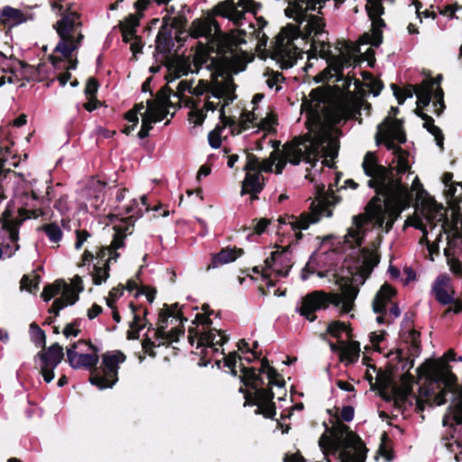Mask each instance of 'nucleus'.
<instances>
[{"label": "nucleus", "mask_w": 462, "mask_h": 462, "mask_svg": "<svg viewBox=\"0 0 462 462\" xmlns=\"http://www.w3.org/2000/svg\"><path fill=\"white\" fill-rule=\"evenodd\" d=\"M397 113L398 108L392 107L388 116L378 125L376 133L377 143H383L389 150H393V165L390 169L379 165L373 152H367L364 158L362 166L370 178L368 185L383 199L374 197L367 205L365 213L353 218L345 236V243L350 247L360 245L366 231L373 226L389 232L400 213L411 205L412 192L421 202L409 224L422 231L420 243L429 244L428 227L432 231L438 224H441L438 236L441 235L444 228L442 222L446 210L432 199L424 198L425 190L418 176L413 178L411 189L403 180V178L407 180L413 172L411 171L408 152L394 144V142L402 143L406 140L402 122L393 118Z\"/></svg>", "instance_id": "obj_1"}, {"label": "nucleus", "mask_w": 462, "mask_h": 462, "mask_svg": "<svg viewBox=\"0 0 462 462\" xmlns=\"http://www.w3.org/2000/svg\"><path fill=\"white\" fill-rule=\"evenodd\" d=\"M287 1L285 14L292 19L295 24L290 23L281 30L273 51V58L282 68L292 67L303 53H307L308 58L319 55L327 60L328 67L318 74L315 79L317 82H323L332 78L338 80L343 77V69L360 61L364 55L367 56L369 66H374L375 62L374 51L368 48L363 54L360 45L378 46L382 42V28L384 23L381 19L383 12L381 0H366L365 9L372 22L371 33H364L358 43L345 40L338 41L335 47V54L330 50L325 31V22L319 15L320 9L327 0ZM335 1L343 3L345 0Z\"/></svg>", "instance_id": "obj_2"}, {"label": "nucleus", "mask_w": 462, "mask_h": 462, "mask_svg": "<svg viewBox=\"0 0 462 462\" xmlns=\"http://www.w3.org/2000/svg\"><path fill=\"white\" fill-rule=\"evenodd\" d=\"M301 108L307 116L309 133L285 144L280 156L273 152L269 159L259 162L255 156L248 155L242 195L260 192L264 183L262 172L272 171L274 165L277 174L282 173L287 162L299 164L304 161L313 166L319 158H323L322 163L332 167V161L338 151V130L335 125L350 116V108L345 101L334 100L322 88L312 90Z\"/></svg>", "instance_id": "obj_3"}, {"label": "nucleus", "mask_w": 462, "mask_h": 462, "mask_svg": "<svg viewBox=\"0 0 462 462\" xmlns=\"http://www.w3.org/2000/svg\"><path fill=\"white\" fill-rule=\"evenodd\" d=\"M360 261L361 264L356 268V272H349L351 276L334 275L340 293L315 291L306 295L299 308L300 314L308 320L313 321L316 319L314 312L328 308L329 304L339 307L343 313L350 312L359 291L358 286L365 282L372 269L377 264L378 257L373 251L363 250Z\"/></svg>", "instance_id": "obj_4"}, {"label": "nucleus", "mask_w": 462, "mask_h": 462, "mask_svg": "<svg viewBox=\"0 0 462 462\" xmlns=\"http://www.w3.org/2000/svg\"><path fill=\"white\" fill-rule=\"evenodd\" d=\"M186 91L194 96L188 101L191 106L189 113L190 123L199 125L208 112L216 110L218 111V118L224 124L227 123L224 108L235 98L234 88L228 80L216 79L210 83L199 80L196 87L192 86V81L181 80L178 84L177 92L182 96Z\"/></svg>", "instance_id": "obj_5"}, {"label": "nucleus", "mask_w": 462, "mask_h": 462, "mask_svg": "<svg viewBox=\"0 0 462 462\" xmlns=\"http://www.w3.org/2000/svg\"><path fill=\"white\" fill-rule=\"evenodd\" d=\"M52 8L57 10V14L60 15L61 19L54 25L60 41L50 60L57 69H74L77 66V59L73 54L84 39L79 15L72 10L69 4L64 3V0L53 2Z\"/></svg>", "instance_id": "obj_6"}, {"label": "nucleus", "mask_w": 462, "mask_h": 462, "mask_svg": "<svg viewBox=\"0 0 462 462\" xmlns=\"http://www.w3.org/2000/svg\"><path fill=\"white\" fill-rule=\"evenodd\" d=\"M240 367L242 382L245 386L251 388V391H248L245 395L246 401L257 406L256 412L262 413L266 418L273 417L275 414L273 402V393L270 390L263 388L264 382L261 374H266L268 384L271 386L282 387L284 384L283 379L269 365L266 359L262 360L261 368L258 372L254 368H246L243 364L240 365Z\"/></svg>", "instance_id": "obj_7"}, {"label": "nucleus", "mask_w": 462, "mask_h": 462, "mask_svg": "<svg viewBox=\"0 0 462 462\" xmlns=\"http://www.w3.org/2000/svg\"><path fill=\"white\" fill-rule=\"evenodd\" d=\"M392 87L399 104H402L407 97H411L413 94L417 96L416 114L424 120V127L435 136L437 144L442 148L443 137L439 128L434 125L433 119L430 116L421 112L422 107L428 106L432 99H434L435 113L439 116L443 111L445 107L444 93L439 87V79L425 80L420 85L410 86L405 89H401L395 85Z\"/></svg>", "instance_id": "obj_8"}, {"label": "nucleus", "mask_w": 462, "mask_h": 462, "mask_svg": "<svg viewBox=\"0 0 462 462\" xmlns=\"http://www.w3.org/2000/svg\"><path fill=\"white\" fill-rule=\"evenodd\" d=\"M420 373L426 377V381L420 388L418 404H443L446 402L445 394L453 390L455 383V375L448 366L427 362L420 367Z\"/></svg>", "instance_id": "obj_9"}, {"label": "nucleus", "mask_w": 462, "mask_h": 462, "mask_svg": "<svg viewBox=\"0 0 462 462\" xmlns=\"http://www.w3.org/2000/svg\"><path fill=\"white\" fill-rule=\"evenodd\" d=\"M319 443L324 454H337L341 462H365L360 439L346 425H338L330 436L323 435Z\"/></svg>", "instance_id": "obj_10"}, {"label": "nucleus", "mask_w": 462, "mask_h": 462, "mask_svg": "<svg viewBox=\"0 0 462 462\" xmlns=\"http://www.w3.org/2000/svg\"><path fill=\"white\" fill-rule=\"evenodd\" d=\"M169 95L162 89L156 98L150 99L146 105L136 104L132 110L127 112L125 118L131 124L126 125L123 132L130 134L138 123V116L142 117V127L138 133L140 138H144L152 128V124L162 121L169 113Z\"/></svg>", "instance_id": "obj_11"}, {"label": "nucleus", "mask_w": 462, "mask_h": 462, "mask_svg": "<svg viewBox=\"0 0 462 462\" xmlns=\"http://www.w3.org/2000/svg\"><path fill=\"white\" fill-rule=\"evenodd\" d=\"M189 342L196 346V354L202 357H210L228 340L218 329L211 327V320L205 314H197L192 326L189 328Z\"/></svg>", "instance_id": "obj_12"}, {"label": "nucleus", "mask_w": 462, "mask_h": 462, "mask_svg": "<svg viewBox=\"0 0 462 462\" xmlns=\"http://www.w3.org/2000/svg\"><path fill=\"white\" fill-rule=\"evenodd\" d=\"M336 201L337 199L331 188H329L328 192L325 190V185L318 186L316 188L315 199L311 202V211L310 213H302L300 217L288 215L280 218V221L284 225H289L293 231H298L296 236L297 239H300L301 234L300 230L307 229L310 224L318 222L323 216L330 217V206L335 204Z\"/></svg>", "instance_id": "obj_13"}, {"label": "nucleus", "mask_w": 462, "mask_h": 462, "mask_svg": "<svg viewBox=\"0 0 462 462\" xmlns=\"http://www.w3.org/2000/svg\"><path fill=\"white\" fill-rule=\"evenodd\" d=\"M189 33L194 38L204 37L207 40L206 46H201L194 56V66L199 69L205 65L207 68L212 65L213 61L208 64L210 51H221L226 44V38L220 32L218 24L213 20H196L189 28Z\"/></svg>", "instance_id": "obj_14"}, {"label": "nucleus", "mask_w": 462, "mask_h": 462, "mask_svg": "<svg viewBox=\"0 0 462 462\" xmlns=\"http://www.w3.org/2000/svg\"><path fill=\"white\" fill-rule=\"evenodd\" d=\"M81 291H83L81 277L76 275L70 284L64 281H56L54 283L47 285L42 292V297L48 301L53 297L59 296L50 310L51 312L58 315L60 310L78 300V295Z\"/></svg>", "instance_id": "obj_15"}, {"label": "nucleus", "mask_w": 462, "mask_h": 462, "mask_svg": "<svg viewBox=\"0 0 462 462\" xmlns=\"http://www.w3.org/2000/svg\"><path fill=\"white\" fill-rule=\"evenodd\" d=\"M179 316V310L173 307L166 308L161 310L158 320V327L153 331L154 340L150 337H145L142 342V347L145 354L152 357L155 356V353L152 350L155 346H160L166 343L175 341L178 339L179 335L182 332L177 326L171 328L170 330H166L171 318V322H177Z\"/></svg>", "instance_id": "obj_16"}, {"label": "nucleus", "mask_w": 462, "mask_h": 462, "mask_svg": "<svg viewBox=\"0 0 462 462\" xmlns=\"http://www.w3.org/2000/svg\"><path fill=\"white\" fill-rule=\"evenodd\" d=\"M35 203V195L28 193L22 198L21 206L17 208V215H14V210L12 208H6L3 212L0 220L13 243L15 244L18 240L17 228L24 219L36 218L42 215L41 210L34 208Z\"/></svg>", "instance_id": "obj_17"}, {"label": "nucleus", "mask_w": 462, "mask_h": 462, "mask_svg": "<svg viewBox=\"0 0 462 462\" xmlns=\"http://www.w3.org/2000/svg\"><path fill=\"white\" fill-rule=\"evenodd\" d=\"M125 360V356L119 351L105 354L101 365L91 371L90 383L101 390L112 387L117 382L118 366Z\"/></svg>", "instance_id": "obj_18"}, {"label": "nucleus", "mask_w": 462, "mask_h": 462, "mask_svg": "<svg viewBox=\"0 0 462 462\" xmlns=\"http://www.w3.org/2000/svg\"><path fill=\"white\" fill-rule=\"evenodd\" d=\"M116 202L118 203L116 206V209L118 211V215H128L127 221L124 224V226H114L116 234L114 237L119 234V236L124 240V237L126 236V232L128 231L130 226H132V222L129 223V220L134 217H139L142 215L143 208L145 211H147L148 206L146 202V196L141 197V203H138L135 199H132L129 196V191L126 189H119L116 193Z\"/></svg>", "instance_id": "obj_19"}, {"label": "nucleus", "mask_w": 462, "mask_h": 462, "mask_svg": "<svg viewBox=\"0 0 462 462\" xmlns=\"http://www.w3.org/2000/svg\"><path fill=\"white\" fill-rule=\"evenodd\" d=\"M67 361L75 369L92 368L97 361V349L88 341L79 340L67 347Z\"/></svg>", "instance_id": "obj_20"}, {"label": "nucleus", "mask_w": 462, "mask_h": 462, "mask_svg": "<svg viewBox=\"0 0 462 462\" xmlns=\"http://www.w3.org/2000/svg\"><path fill=\"white\" fill-rule=\"evenodd\" d=\"M260 8L261 5L254 0H238L237 3L235 0H226L217 5L216 12L239 26L245 18V12L256 14Z\"/></svg>", "instance_id": "obj_21"}, {"label": "nucleus", "mask_w": 462, "mask_h": 462, "mask_svg": "<svg viewBox=\"0 0 462 462\" xmlns=\"http://www.w3.org/2000/svg\"><path fill=\"white\" fill-rule=\"evenodd\" d=\"M123 245L124 242H122V238L119 236V234H117L109 246L102 247L99 250L97 253L98 262L95 265L92 273V279L95 284L99 285L107 279L109 263L112 261L116 262L117 260L119 254L116 253V250Z\"/></svg>", "instance_id": "obj_22"}, {"label": "nucleus", "mask_w": 462, "mask_h": 462, "mask_svg": "<svg viewBox=\"0 0 462 462\" xmlns=\"http://www.w3.org/2000/svg\"><path fill=\"white\" fill-rule=\"evenodd\" d=\"M292 266L290 254L288 251H273L270 257L264 261V266H255L253 272L255 273H262L264 278L270 279L272 274L275 277L287 276L291 267Z\"/></svg>", "instance_id": "obj_23"}, {"label": "nucleus", "mask_w": 462, "mask_h": 462, "mask_svg": "<svg viewBox=\"0 0 462 462\" xmlns=\"http://www.w3.org/2000/svg\"><path fill=\"white\" fill-rule=\"evenodd\" d=\"M452 173L446 172L442 177V182L446 186L445 194L453 210V214L461 224V235L454 241L455 245L459 244L462 250V183L452 182Z\"/></svg>", "instance_id": "obj_24"}, {"label": "nucleus", "mask_w": 462, "mask_h": 462, "mask_svg": "<svg viewBox=\"0 0 462 462\" xmlns=\"http://www.w3.org/2000/svg\"><path fill=\"white\" fill-rule=\"evenodd\" d=\"M64 356L63 348L59 344H53L47 350L38 354L40 371L45 382L50 383L54 378L53 370Z\"/></svg>", "instance_id": "obj_25"}, {"label": "nucleus", "mask_w": 462, "mask_h": 462, "mask_svg": "<svg viewBox=\"0 0 462 462\" xmlns=\"http://www.w3.org/2000/svg\"><path fill=\"white\" fill-rule=\"evenodd\" d=\"M263 97V94H256L252 100V110L245 111L242 114V120L244 123L250 122L255 124L257 127L263 131H271L275 125V117L269 112L265 113L263 116L258 110L257 103Z\"/></svg>", "instance_id": "obj_26"}, {"label": "nucleus", "mask_w": 462, "mask_h": 462, "mask_svg": "<svg viewBox=\"0 0 462 462\" xmlns=\"http://www.w3.org/2000/svg\"><path fill=\"white\" fill-rule=\"evenodd\" d=\"M142 14L137 11L136 14H130L121 23V31L124 41L131 43V50L134 53L141 51L138 40L135 37V28L139 25Z\"/></svg>", "instance_id": "obj_27"}, {"label": "nucleus", "mask_w": 462, "mask_h": 462, "mask_svg": "<svg viewBox=\"0 0 462 462\" xmlns=\"http://www.w3.org/2000/svg\"><path fill=\"white\" fill-rule=\"evenodd\" d=\"M331 348L339 353L342 362L347 364L356 362L359 357L360 346L357 341L340 340L337 346L331 344Z\"/></svg>", "instance_id": "obj_28"}, {"label": "nucleus", "mask_w": 462, "mask_h": 462, "mask_svg": "<svg viewBox=\"0 0 462 462\" xmlns=\"http://www.w3.org/2000/svg\"><path fill=\"white\" fill-rule=\"evenodd\" d=\"M394 295V290L388 284H384L376 293L373 301L374 312L381 315L387 310L393 302L392 298Z\"/></svg>", "instance_id": "obj_29"}, {"label": "nucleus", "mask_w": 462, "mask_h": 462, "mask_svg": "<svg viewBox=\"0 0 462 462\" xmlns=\"http://www.w3.org/2000/svg\"><path fill=\"white\" fill-rule=\"evenodd\" d=\"M28 15L22 10L5 6L0 9V23L7 27H14L26 22Z\"/></svg>", "instance_id": "obj_30"}, {"label": "nucleus", "mask_w": 462, "mask_h": 462, "mask_svg": "<svg viewBox=\"0 0 462 462\" xmlns=\"http://www.w3.org/2000/svg\"><path fill=\"white\" fill-rule=\"evenodd\" d=\"M435 296L439 301L447 304L453 299L450 279L446 275L439 276L433 286Z\"/></svg>", "instance_id": "obj_31"}, {"label": "nucleus", "mask_w": 462, "mask_h": 462, "mask_svg": "<svg viewBox=\"0 0 462 462\" xmlns=\"http://www.w3.org/2000/svg\"><path fill=\"white\" fill-rule=\"evenodd\" d=\"M243 254L242 249L236 248H225L218 254L213 255L211 263L207 266V271L217 268L222 264H226L236 260Z\"/></svg>", "instance_id": "obj_32"}, {"label": "nucleus", "mask_w": 462, "mask_h": 462, "mask_svg": "<svg viewBox=\"0 0 462 462\" xmlns=\"http://www.w3.org/2000/svg\"><path fill=\"white\" fill-rule=\"evenodd\" d=\"M453 424H462V399L456 405L450 407L443 418L444 426Z\"/></svg>", "instance_id": "obj_33"}, {"label": "nucleus", "mask_w": 462, "mask_h": 462, "mask_svg": "<svg viewBox=\"0 0 462 462\" xmlns=\"http://www.w3.org/2000/svg\"><path fill=\"white\" fill-rule=\"evenodd\" d=\"M145 311L143 310H139L134 313V320L130 325V328L127 332V337L129 339H135L138 337L139 331L144 328L145 322L144 319L141 317L144 315Z\"/></svg>", "instance_id": "obj_34"}, {"label": "nucleus", "mask_w": 462, "mask_h": 462, "mask_svg": "<svg viewBox=\"0 0 462 462\" xmlns=\"http://www.w3.org/2000/svg\"><path fill=\"white\" fill-rule=\"evenodd\" d=\"M40 229L46 234L50 242L51 243H59L62 238V232L60 226L55 223L43 225L40 227Z\"/></svg>", "instance_id": "obj_35"}, {"label": "nucleus", "mask_w": 462, "mask_h": 462, "mask_svg": "<svg viewBox=\"0 0 462 462\" xmlns=\"http://www.w3.org/2000/svg\"><path fill=\"white\" fill-rule=\"evenodd\" d=\"M189 71H192L185 62H177L175 66H171L169 69V74L166 79L168 82H172L176 79L180 78L183 75H187Z\"/></svg>", "instance_id": "obj_36"}, {"label": "nucleus", "mask_w": 462, "mask_h": 462, "mask_svg": "<svg viewBox=\"0 0 462 462\" xmlns=\"http://www.w3.org/2000/svg\"><path fill=\"white\" fill-rule=\"evenodd\" d=\"M412 377L410 374H404L402 377V383L400 387L394 389L396 395L399 399L404 401L411 393Z\"/></svg>", "instance_id": "obj_37"}, {"label": "nucleus", "mask_w": 462, "mask_h": 462, "mask_svg": "<svg viewBox=\"0 0 462 462\" xmlns=\"http://www.w3.org/2000/svg\"><path fill=\"white\" fill-rule=\"evenodd\" d=\"M40 276L37 273L24 275L21 280V289L29 292H35L38 290Z\"/></svg>", "instance_id": "obj_38"}, {"label": "nucleus", "mask_w": 462, "mask_h": 462, "mask_svg": "<svg viewBox=\"0 0 462 462\" xmlns=\"http://www.w3.org/2000/svg\"><path fill=\"white\" fill-rule=\"evenodd\" d=\"M363 83L374 96H377L383 88L381 81L369 72L363 73Z\"/></svg>", "instance_id": "obj_39"}, {"label": "nucleus", "mask_w": 462, "mask_h": 462, "mask_svg": "<svg viewBox=\"0 0 462 462\" xmlns=\"http://www.w3.org/2000/svg\"><path fill=\"white\" fill-rule=\"evenodd\" d=\"M8 60V56L0 51V66H2V69L5 72V75L0 77V87L5 84L7 80L9 83H14L17 81V75L11 69L9 72L5 70V66H7L6 62Z\"/></svg>", "instance_id": "obj_40"}, {"label": "nucleus", "mask_w": 462, "mask_h": 462, "mask_svg": "<svg viewBox=\"0 0 462 462\" xmlns=\"http://www.w3.org/2000/svg\"><path fill=\"white\" fill-rule=\"evenodd\" d=\"M267 24V22L263 17L256 18V24H250L252 30L249 34H254L263 44L266 43L267 36L262 32L263 28Z\"/></svg>", "instance_id": "obj_41"}, {"label": "nucleus", "mask_w": 462, "mask_h": 462, "mask_svg": "<svg viewBox=\"0 0 462 462\" xmlns=\"http://www.w3.org/2000/svg\"><path fill=\"white\" fill-rule=\"evenodd\" d=\"M400 315V310L396 304L393 302L391 303V305L387 308L385 311H383V314L378 315L376 318V321L379 324L383 323H390L393 321V319L398 317Z\"/></svg>", "instance_id": "obj_42"}, {"label": "nucleus", "mask_w": 462, "mask_h": 462, "mask_svg": "<svg viewBox=\"0 0 462 462\" xmlns=\"http://www.w3.org/2000/svg\"><path fill=\"white\" fill-rule=\"evenodd\" d=\"M328 332L335 337L339 338L343 333H345L347 337V339L350 338V331L348 327L340 321H334L328 327Z\"/></svg>", "instance_id": "obj_43"}, {"label": "nucleus", "mask_w": 462, "mask_h": 462, "mask_svg": "<svg viewBox=\"0 0 462 462\" xmlns=\"http://www.w3.org/2000/svg\"><path fill=\"white\" fill-rule=\"evenodd\" d=\"M442 442L448 451L455 453V458L457 461L462 460V451L459 453L457 452L460 448V444L457 440L453 438H445L442 439Z\"/></svg>", "instance_id": "obj_44"}, {"label": "nucleus", "mask_w": 462, "mask_h": 462, "mask_svg": "<svg viewBox=\"0 0 462 462\" xmlns=\"http://www.w3.org/2000/svg\"><path fill=\"white\" fill-rule=\"evenodd\" d=\"M171 36L167 34V32L164 30H160L157 35V50L160 51H165L168 48V41L170 40Z\"/></svg>", "instance_id": "obj_45"}, {"label": "nucleus", "mask_w": 462, "mask_h": 462, "mask_svg": "<svg viewBox=\"0 0 462 462\" xmlns=\"http://www.w3.org/2000/svg\"><path fill=\"white\" fill-rule=\"evenodd\" d=\"M32 330L33 341L37 346H43L45 345V334L44 332L35 324L31 325Z\"/></svg>", "instance_id": "obj_46"}, {"label": "nucleus", "mask_w": 462, "mask_h": 462, "mask_svg": "<svg viewBox=\"0 0 462 462\" xmlns=\"http://www.w3.org/2000/svg\"><path fill=\"white\" fill-rule=\"evenodd\" d=\"M384 339V331L379 330L370 334V346L374 349L379 350L380 343Z\"/></svg>", "instance_id": "obj_47"}, {"label": "nucleus", "mask_w": 462, "mask_h": 462, "mask_svg": "<svg viewBox=\"0 0 462 462\" xmlns=\"http://www.w3.org/2000/svg\"><path fill=\"white\" fill-rule=\"evenodd\" d=\"M238 358L240 360L242 359L240 356H237V354L236 352L229 353L227 356H224V361H225L226 366H227L231 369L232 374L234 375L236 374V364Z\"/></svg>", "instance_id": "obj_48"}, {"label": "nucleus", "mask_w": 462, "mask_h": 462, "mask_svg": "<svg viewBox=\"0 0 462 462\" xmlns=\"http://www.w3.org/2000/svg\"><path fill=\"white\" fill-rule=\"evenodd\" d=\"M97 82L94 79H89L85 88V94L88 99L95 97L97 91Z\"/></svg>", "instance_id": "obj_49"}, {"label": "nucleus", "mask_w": 462, "mask_h": 462, "mask_svg": "<svg viewBox=\"0 0 462 462\" xmlns=\"http://www.w3.org/2000/svg\"><path fill=\"white\" fill-rule=\"evenodd\" d=\"M93 185L97 186V188L98 189V194L95 195L94 198L90 199L89 203L91 207L97 208L99 207V201H103L100 195L101 189H103V184L100 181L97 180L93 181Z\"/></svg>", "instance_id": "obj_50"}, {"label": "nucleus", "mask_w": 462, "mask_h": 462, "mask_svg": "<svg viewBox=\"0 0 462 462\" xmlns=\"http://www.w3.org/2000/svg\"><path fill=\"white\" fill-rule=\"evenodd\" d=\"M282 79L281 74L279 73H273L272 75H269L266 79V84L270 88H276L278 90L280 88L279 83Z\"/></svg>", "instance_id": "obj_51"}, {"label": "nucleus", "mask_w": 462, "mask_h": 462, "mask_svg": "<svg viewBox=\"0 0 462 462\" xmlns=\"http://www.w3.org/2000/svg\"><path fill=\"white\" fill-rule=\"evenodd\" d=\"M77 240L75 243L76 249H80L83 245V244L88 240V238L90 236L89 233L86 230H78L77 231Z\"/></svg>", "instance_id": "obj_52"}, {"label": "nucleus", "mask_w": 462, "mask_h": 462, "mask_svg": "<svg viewBox=\"0 0 462 462\" xmlns=\"http://www.w3.org/2000/svg\"><path fill=\"white\" fill-rule=\"evenodd\" d=\"M79 332L80 330L78 328L77 322L68 324L63 329V334L66 337H77L79 334Z\"/></svg>", "instance_id": "obj_53"}, {"label": "nucleus", "mask_w": 462, "mask_h": 462, "mask_svg": "<svg viewBox=\"0 0 462 462\" xmlns=\"http://www.w3.org/2000/svg\"><path fill=\"white\" fill-rule=\"evenodd\" d=\"M122 294V291L117 288H113L108 294V297L106 298V304L109 308L114 309L115 301L120 295Z\"/></svg>", "instance_id": "obj_54"}, {"label": "nucleus", "mask_w": 462, "mask_h": 462, "mask_svg": "<svg viewBox=\"0 0 462 462\" xmlns=\"http://www.w3.org/2000/svg\"><path fill=\"white\" fill-rule=\"evenodd\" d=\"M208 142L213 148H217L220 146L221 138L217 129L209 134Z\"/></svg>", "instance_id": "obj_55"}, {"label": "nucleus", "mask_w": 462, "mask_h": 462, "mask_svg": "<svg viewBox=\"0 0 462 462\" xmlns=\"http://www.w3.org/2000/svg\"><path fill=\"white\" fill-rule=\"evenodd\" d=\"M365 377L371 384L374 383H373L374 379H375V383H374L375 384L379 383V374H378L375 367L367 368L366 373H365Z\"/></svg>", "instance_id": "obj_56"}, {"label": "nucleus", "mask_w": 462, "mask_h": 462, "mask_svg": "<svg viewBox=\"0 0 462 462\" xmlns=\"http://www.w3.org/2000/svg\"><path fill=\"white\" fill-rule=\"evenodd\" d=\"M354 417V409L350 406H346L342 409L340 418L344 420L350 421Z\"/></svg>", "instance_id": "obj_57"}, {"label": "nucleus", "mask_w": 462, "mask_h": 462, "mask_svg": "<svg viewBox=\"0 0 462 462\" xmlns=\"http://www.w3.org/2000/svg\"><path fill=\"white\" fill-rule=\"evenodd\" d=\"M269 223H270L269 220L265 219V218H263V219H260L259 221H257V223L254 226L255 233L262 234L263 232H264V230L266 229Z\"/></svg>", "instance_id": "obj_58"}, {"label": "nucleus", "mask_w": 462, "mask_h": 462, "mask_svg": "<svg viewBox=\"0 0 462 462\" xmlns=\"http://www.w3.org/2000/svg\"><path fill=\"white\" fill-rule=\"evenodd\" d=\"M102 311V308L97 305L94 304L88 310V317L89 319H95L97 315H99Z\"/></svg>", "instance_id": "obj_59"}, {"label": "nucleus", "mask_w": 462, "mask_h": 462, "mask_svg": "<svg viewBox=\"0 0 462 462\" xmlns=\"http://www.w3.org/2000/svg\"><path fill=\"white\" fill-rule=\"evenodd\" d=\"M211 170L208 165H202L197 174V179L200 180L202 177H207L209 175Z\"/></svg>", "instance_id": "obj_60"}, {"label": "nucleus", "mask_w": 462, "mask_h": 462, "mask_svg": "<svg viewBox=\"0 0 462 462\" xmlns=\"http://www.w3.org/2000/svg\"><path fill=\"white\" fill-rule=\"evenodd\" d=\"M84 107L86 110L91 112L97 107V101L95 99V97L92 99H88V102L84 104Z\"/></svg>", "instance_id": "obj_61"}, {"label": "nucleus", "mask_w": 462, "mask_h": 462, "mask_svg": "<svg viewBox=\"0 0 462 462\" xmlns=\"http://www.w3.org/2000/svg\"><path fill=\"white\" fill-rule=\"evenodd\" d=\"M93 258H94L93 253L88 250H85V252L82 255V260H81L80 265H85L87 263H89L90 261H92Z\"/></svg>", "instance_id": "obj_62"}, {"label": "nucleus", "mask_w": 462, "mask_h": 462, "mask_svg": "<svg viewBox=\"0 0 462 462\" xmlns=\"http://www.w3.org/2000/svg\"><path fill=\"white\" fill-rule=\"evenodd\" d=\"M237 347L242 352H246V353L251 354V348L249 346V344L245 339H242L237 343Z\"/></svg>", "instance_id": "obj_63"}, {"label": "nucleus", "mask_w": 462, "mask_h": 462, "mask_svg": "<svg viewBox=\"0 0 462 462\" xmlns=\"http://www.w3.org/2000/svg\"><path fill=\"white\" fill-rule=\"evenodd\" d=\"M284 462H304L302 457L298 454L286 456L284 458Z\"/></svg>", "instance_id": "obj_64"}]
</instances>
